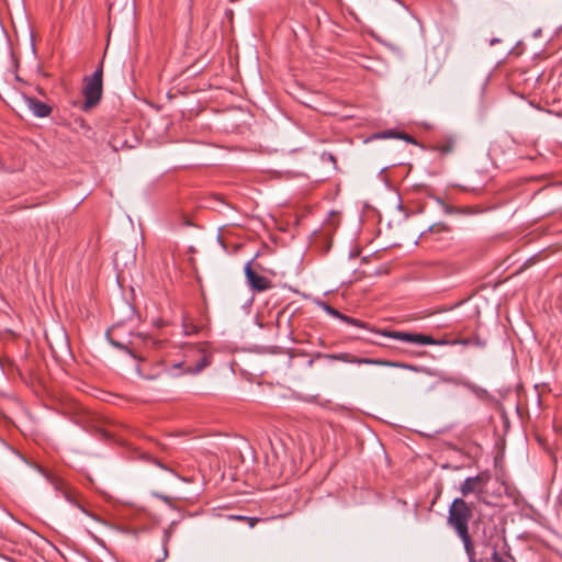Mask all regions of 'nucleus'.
<instances>
[{"instance_id": "2eb2a0df", "label": "nucleus", "mask_w": 562, "mask_h": 562, "mask_svg": "<svg viewBox=\"0 0 562 562\" xmlns=\"http://www.w3.org/2000/svg\"><path fill=\"white\" fill-rule=\"evenodd\" d=\"M453 149V143L452 140H448L445 145L440 146V150L443 153V154H448V153H451Z\"/></svg>"}, {"instance_id": "423d86ee", "label": "nucleus", "mask_w": 562, "mask_h": 562, "mask_svg": "<svg viewBox=\"0 0 562 562\" xmlns=\"http://www.w3.org/2000/svg\"><path fill=\"white\" fill-rule=\"evenodd\" d=\"M52 484L55 486L56 490H60L63 492L64 496L68 502L77 505L82 512L86 513V510L78 503L75 491L68 487L66 483H64L60 479H52Z\"/></svg>"}, {"instance_id": "6ab92c4d", "label": "nucleus", "mask_w": 562, "mask_h": 562, "mask_svg": "<svg viewBox=\"0 0 562 562\" xmlns=\"http://www.w3.org/2000/svg\"><path fill=\"white\" fill-rule=\"evenodd\" d=\"M110 342H111L113 346H115V347L123 348V345H122V344H120V342H117V341H114V340H112V339H111V340H110Z\"/></svg>"}, {"instance_id": "4468645a", "label": "nucleus", "mask_w": 562, "mask_h": 562, "mask_svg": "<svg viewBox=\"0 0 562 562\" xmlns=\"http://www.w3.org/2000/svg\"><path fill=\"white\" fill-rule=\"evenodd\" d=\"M430 232L432 233H440V232H448L449 227L443 223H436L430 226Z\"/></svg>"}, {"instance_id": "412c9836", "label": "nucleus", "mask_w": 562, "mask_h": 562, "mask_svg": "<svg viewBox=\"0 0 562 562\" xmlns=\"http://www.w3.org/2000/svg\"><path fill=\"white\" fill-rule=\"evenodd\" d=\"M43 474H44V476H47V479L52 482V479H53L52 476H48L47 473H45V472Z\"/></svg>"}, {"instance_id": "7ed1b4c3", "label": "nucleus", "mask_w": 562, "mask_h": 562, "mask_svg": "<svg viewBox=\"0 0 562 562\" xmlns=\"http://www.w3.org/2000/svg\"><path fill=\"white\" fill-rule=\"evenodd\" d=\"M488 476L486 474H479L473 477H468L461 485L460 491L463 496L471 493H481L487 483Z\"/></svg>"}, {"instance_id": "9b49d317", "label": "nucleus", "mask_w": 562, "mask_h": 562, "mask_svg": "<svg viewBox=\"0 0 562 562\" xmlns=\"http://www.w3.org/2000/svg\"><path fill=\"white\" fill-rule=\"evenodd\" d=\"M390 337L405 342L414 344V334L404 331H391Z\"/></svg>"}, {"instance_id": "dca6fc26", "label": "nucleus", "mask_w": 562, "mask_h": 562, "mask_svg": "<svg viewBox=\"0 0 562 562\" xmlns=\"http://www.w3.org/2000/svg\"><path fill=\"white\" fill-rule=\"evenodd\" d=\"M492 560H493V562H508V560H506V559L502 558V557L498 554V552H497V550H496V549H494V550H493V553H492Z\"/></svg>"}, {"instance_id": "20e7f679", "label": "nucleus", "mask_w": 562, "mask_h": 562, "mask_svg": "<svg viewBox=\"0 0 562 562\" xmlns=\"http://www.w3.org/2000/svg\"><path fill=\"white\" fill-rule=\"evenodd\" d=\"M22 103L37 117H46L52 112L49 105L32 97L23 95Z\"/></svg>"}, {"instance_id": "f257e3e1", "label": "nucleus", "mask_w": 562, "mask_h": 562, "mask_svg": "<svg viewBox=\"0 0 562 562\" xmlns=\"http://www.w3.org/2000/svg\"><path fill=\"white\" fill-rule=\"evenodd\" d=\"M473 516L472 506L463 498H456L449 508L448 525L457 533H465L469 530V521Z\"/></svg>"}, {"instance_id": "ddd939ff", "label": "nucleus", "mask_w": 562, "mask_h": 562, "mask_svg": "<svg viewBox=\"0 0 562 562\" xmlns=\"http://www.w3.org/2000/svg\"><path fill=\"white\" fill-rule=\"evenodd\" d=\"M414 344L417 345H435L436 340L431 336L423 334H414Z\"/></svg>"}, {"instance_id": "aec40b11", "label": "nucleus", "mask_w": 562, "mask_h": 562, "mask_svg": "<svg viewBox=\"0 0 562 562\" xmlns=\"http://www.w3.org/2000/svg\"><path fill=\"white\" fill-rule=\"evenodd\" d=\"M35 468H36V469H37V471H40L41 473H44V470H43L41 467L35 465Z\"/></svg>"}, {"instance_id": "39448f33", "label": "nucleus", "mask_w": 562, "mask_h": 562, "mask_svg": "<svg viewBox=\"0 0 562 562\" xmlns=\"http://www.w3.org/2000/svg\"><path fill=\"white\" fill-rule=\"evenodd\" d=\"M245 273L247 281L251 285L252 289L257 291H265L270 288V282L262 276L257 274L252 269L250 263L245 267Z\"/></svg>"}, {"instance_id": "1a4fd4ad", "label": "nucleus", "mask_w": 562, "mask_h": 562, "mask_svg": "<svg viewBox=\"0 0 562 562\" xmlns=\"http://www.w3.org/2000/svg\"><path fill=\"white\" fill-rule=\"evenodd\" d=\"M326 311L328 312V314H330L331 316H335L348 324H351V325H356V326H363L362 323L356 318H351V317H348L344 314H341L340 312H338L337 310L330 307V306H326Z\"/></svg>"}, {"instance_id": "a211bd4d", "label": "nucleus", "mask_w": 562, "mask_h": 562, "mask_svg": "<svg viewBox=\"0 0 562 562\" xmlns=\"http://www.w3.org/2000/svg\"><path fill=\"white\" fill-rule=\"evenodd\" d=\"M250 527H254L256 522L258 521L257 518H248Z\"/></svg>"}, {"instance_id": "6e6552de", "label": "nucleus", "mask_w": 562, "mask_h": 562, "mask_svg": "<svg viewBox=\"0 0 562 562\" xmlns=\"http://www.w3.org/2000/svg\"><path fill=\"white\" fill-rule=\"evenodd\" d=\"M331 359H336V360H340V361H345V362H351V363H380L379 361H375V360H371V359H358V358H355L352 356H350L349 353H340V355H336V356H329Z\"/></svg>"}, {"instance_id": "4be33fe9", "label": "nucleus", "mask_w": 562, "mask_h": 562, "mask_svg": "<svg viewBox=\"0 0 562 562\" xmlns=\"http://www.w3.org/2000/svg\"><path fill=\"white\" fill-rule=\"evenodd\" d=\"M161 498H162L165 502H169V497H167V496H162Z\"/></svg>"}, {"instance_id": "0eeeda50", "label": "nucleus", "mask_w": 562, "mask_h": 562, "mask_svg": "<svg viewBox=\"0 0 562 562\" xmlns=\"http://www.w3.org/2000/svg\"><path fill=\"white\" fill-rule=\"evenodd\" d=\"M458 536L461 538V540L464 544V550L467 552V555H468L470 562H475V550H474L473 543L471 541V538L469 536V530L465 531V533H458Z\"/></svg>"}, {"instance_id": "f8f14e48", "label": "nucleus", "mask_w": 562, "mask_h": 562, "mask_svg": "<svg viewBox=\"0 0 562 562\" xmlns=\"http://www.w3.org/2000/svg\"><path fill=\"white\" fill-rule=\"evenodd\" d=\"M201 351L203 352L202 359L196 363V366L193 369H188V372L199 373L210 364V360H209L210 356L206 355L204 352V350L201 349Z\"/></svg>"}, {"instance_id": "f3484780", "label": "nucleus", "mask_w": 562, "mask_h": 562, "mask_svg": "<svg viewBox=\"0 0 562 562\" xmlns=\"http://www.w3.org/2000/svg\"><path fill=\"white\" fill-rule=\"evenodd\" d=\"M193 331H196L195 326H190V327L186 326V333L187 334H190V333H193Z\"/></svg>"}, {"instance_id": "f03ea898", "label": "nucleus", "mask_w": 562, "mask_h": 562, "mask_svg": "<svg viewBox=\"0 0 562 562\" xmlns=\"http://www.w3.org/2000/svg\"><path fill=\"white\" fill-rule=\"evenodd\" d=\"M83 94L86 97L85 110H89L99 102L102 95V68L97 69L91 78L86 79Z\"/></svg>"}, {"instance_id": "9d476101", "label": "nucleus", "mask_w": 562, "mask_h": 562, "mask_svg": "<svg viewBox=\"0 0 562 562\" xmlns=\"http://www.w3.org/2000/svg\"><path fill=\"white\" fill-rule=\"evenodd\" d=\"M376 137H379V138L396 137V138L404 139L408 143L416 144V140L412 136H409L407 134H403V133H396L393 131L383 132V133L376 135Z\"/></svg>"}]
</instances>
